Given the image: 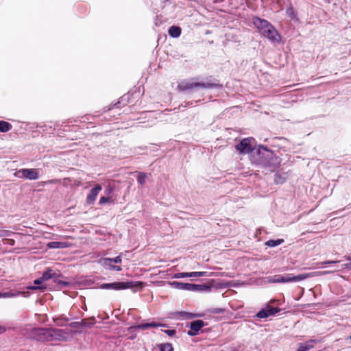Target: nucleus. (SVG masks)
Here are the masks:
<instances>
[{"label": "nucleus", "mask_w": 351, "mask_h": 351, "mask_svg": "<svg viewBox=\"0 0 351 351\" xmlns=\"http://www.w3.org/2000/svg\"><path fill=\"white\" fill-rule=\"evenodd\" d=\"M166 327V324H161V323H157L155 322H152L149 323H142L136 325L135 326L136 328L140 329V330H147L150 328H157V327Z\"/></svg>", "instance_id": "obj_16"}, {"label": "nucleus", "mask_w": 351, "mask_h": 351, "mask_svg": "<svg viewBox=\"0 0 351 351\" xmlns=\"http://www.w3.org/2000/svg\"><path fill=\"white\" fill-rule=\"evenodd\" d=\"M296 351H306V350L304 349V348L303 346V343H298V348Z\"/></svg>", "instance_id": "obj_39"}, {"label": "nucleus", "mask_w": 351, "mask_h": 351, "mask_svg": "<svg viewBox=\"0 0 351 351\" xmlns=\"http://www.w3.org/2000/svg\"><path fill=\"white\" fill-rule=\"evenodd\" d=\"M350 339H351V335H350Z\"/></svg>", "instance_id": "obj_46"}, {"label": "nucleus", "mask_w": 351, "mask_h": 351, "mask_svg": "<svg viewBox=\"0 0 351 351\" xmlns=\"http://www.w3.org/2000/svg\"><path fill=\"white\" fill-rule=\"evenodd\" d=\"M206 325V324L201 320L197 319L190 323V330L187 331V335L193 337L199 333V331Z\"/></svg>", "instance_id": "obj_10"}, {"label": "nucleus", "mask_w": 351, "mask_h": 351, "mask_svg": "<svg viewBox=\"0 0 351 351\" xmlns=\"http://www.w3.org/2000/svg\"><path fill=\"white\" fill-rule=\"evenodd\" d=\"M221 87V85L218 83L195 82L192 80H184L178 84L177 90L179 92H188L191 93H193L194 90L199 88L210 89Z\"/></svg>", "instance_id": "obj_1"}, {"label": "nucleus", "mask_w": 351, "mask_h": 351, "mask_svg": "<svg viewBox=\"0 0 351 351\" xmlns=\"http://www.w3.org/2000/svg\"><path fill=\"white\" fill-rule=\"evenodd\" d=\"M109 200H110V197L102 196V197H101L99 203V204H104L106 202H108Z\"/></svg>", "instance_id": "obj_34"}, {"label": "nucleus", "mask_w": 351, "mask_h": 351, "mask_svg": "<svg viewBox=\"0 0 351 351\" xmlns=\"http://www.w3.org/2000/svg\"><path fill=\"white\" fill-rule=\"evenodd\" d=\"M147 174L144 172H139L137 178V181L141 185H143L145 183L147 178Z\"/></svg>", "instance_id": "obj_28"}, {"label": "nucleus", "mask_w": 351, "mask_h": 351, "mask_svg": "<svg viewBox=\"0 0 351 351\" xmlns=\"http://www.w3.org/2000/svg\"><path fill=\"white\" fill-rule=\"evenodd\" d=\"M48 182L49 183H53L54 182V180H49Z\"/></svg>", "instance_id": "obj_43"}, {"label": "nucleus", "mask_w": 351, "mask_h": 351, "mask_svg": "<svg viewBox=\"0 0 351 351\" xmlns=\"http://www.w3.org/2000/svg\"><path fill=\"white\" fill-rule=\"evenodd\" d=\"M16 176L29 180H35L38 178V174L36 169H21L16 172Z\"/></svg>", "instance_id": "obj_8"}, {"label": "nucleus", "mask_w": 351, "mask_h": 351, "mask_svg": "<svg viewBox=\"0 0 351 351\" xmlns=\"http://www.w3.org/2000/svg\"><path fill=\"white\" fill-rule=\"evenodd\" d=\"M47 246L50 249H62L68 247L69 244L67 242L51 241Z\"/></svg>", "instance_id": "obj_18"}, {"label": "nucleus", "mask_w": 351, "mask_h": 351, "mask_svg": "<svg viewBox=\"0 0 351 351\" xmlns=\"http://www.w3.org/2000/svg\"><path fill=\"white\" fill-rule=\"evenodd\" d=\"M286 14L291 19H296V14H295V10L293 7L288 8L287 9Z\"/></svg>", "instance_id": "obj_29"}, {"label": "nucleus", "mask_w": 351, "mask_h": 351, "mask_svg": "<svg viewBox=\"0 0 351 351\" xmlns=\"http://www.w3.org/2000/svg\"><path fill=\"white\" fill-rule=\"evenodd\" d=\"M310 275L308 274H301L298 276L288 274L286 275H274L267 278V281L269 283H288L292 282H299L307 278Z\"/></svg>", "instance_id": "obj_3"}, {"label": "nucleus", "mask_w": 351, "mask_h": 351, "mask_svg": "<svg viewBox=\"0 0 351 351\" xmlns=\"http://www.w3.org/2000/svg\"><path fill=\"white\" fill-rule=\"evenodd\" d=\"M50 341H66L68 333L62 329L49 328Z\"/></svg>", "instance_id": "obj_7"}, {"label": "nucleus", "mask_w": 351, "mask_h": 351, "mask_svg": "<svg viewBox=\"0 0 351 351\" xmlns=\"http://www.w3.org/2000/svg\"><path fill=\"white\" fill-rule=\"evenodd\" d=\"M165 334H167L168 336L169 337H172L173 336L176 331V330L174 329H171V330H162Z\"/></svg>", "instance_id": "obj_33"}, {"label": "nucleus", "mask_w": 351, "mask_h": 351, "mask_svg": "<svg viewBox=\"0 0 351 351\" xmlns=\"http://www.w3.org/2000/svg\"><path fill=\"white\" fill-rule=\"evenodd\" d=\"M341 261H326L322 263H320L321 265H334L340 263Z\"/></svg>", "instance_id": "obj_31"}, {"label": "nucleus", "mask_w": 351, "mask_h": 351, "mask_svg": "<svg viewBox=\"0 0 351 351\" xmlns=\"http://www.w3.org/2000/svg\"><path fill=\"white\" fill-rule=\"evenodd\" d=\"M49 328H36L32 331V336L37 341H50Z\"/></svg>", "instance_id": "obj_6"}, {"label": "nucleus", "mask_w": 351, "mask_h": 351, "mask_svg": "<svg viewBox=\"0 0 351 351\" xmlns=\"http://www.w3.org/2000/svg\"><path fill=\"white\" fill-rule=\"evenodd\" d=\"M92 324L88 323L86 319H83L80 322H73L70 323L69 325L71 328H80V327H87L90 326Z\"/></svg>", "instance_id": "obj_20"}, {"label": "nucleus", "mask_w": 351, "mask_h": 351, "mask_svg": "<svg viewBox=\"0 0 351 351\" xmlns=\"http://www.w3.org/2000/svg\"><path fill=\"white\" fill-rule=\"evenodd\" d=\"M160 351H173V348L171 343H160L158 345Z\"/></svg>", "instance_id": "obj_24"}, {"label": "nucleus", "mask_w": 351, "mask_h": 351, "mask_svg": "<svg viewBox=\"0 0 351 351\" xmlns=\"http://www.w3.org/2000/svg\"><path fill=\"white\" fill-rule=\"evenodd\" d=\"M112 263H121V258L120 256H118L115 258H111Z\"/></svg>", "instance_id": "obj_37"}, {"label": "nucleus", "mask_w": 351, "mask_h": 351, "mask_svg": "<svg viewBox=\"0 0 351 351\" xmlns=\"http://www.w3.org/2000/svg\"><path fill=\"white\" fill-rule=\"evenodd\" d=\"M101 190V186L100 184H97L94 188H93L86 198V202L88 204H92L95 201L99 191Z\"/></svg>", "instance_id": "obj_15"}, {"label": "nucleus", "mask_w": 351, "mask_h": 351, "mask_svg": "<svg viewBox=\"0 0 351 351\" xmlns=\"http://www.w3.org/2000/svg\"><path fill=\"white\" fill-rule=\"evenodd\" d=\"M12 125L5 121H0V132H7L12 129Z\"/></svg>", "instance_id": "obj_22"}, {"label": "nucleus", "mask_w": 351, "mask_h": 351, "mask_svg": "<svg viewBox=\"0 0 351 351\" xmlns=\"http://www.w3.org/2000/svg\"><path fill=\"white\" fill-rule=\"evenodd\" d=\"M44 282V280L42 279V278H39L38 279H36L34 281V283L35 285H40L42 284L43 282Z\"/></svg>", "instance_id": "obj_38"}, {"label": "nucleus", "mask_w": 351, "mask_h": 351, "mask_svg": "<svg viewBox=\"0 0 351 351\" xmlns=\"http://www.w3.org/2000/svg\"><path fill=\"white\" fill-rule=\"evenodd\" d=\"M55 274L53 272L51 269H48L46 271L43 272L41 278L44 281H47L53 278V276Z\"/></svg>", "instance_id": "obj_25"}, {"label": "nucleus", "mask_w": 351, "mask_h": 351, "mask_svg": "<svg viewBox=\"0 0 351 351\" xmlns=\"http://www.w3.org/2000/svg\"><path fill=\"white\" fill-rule=\"evenodd\" d=\"M253 23L255 27L258 29L261 34L265 33L267 29L273 26L267 20L262 19L259 17H254L253 19Z\"/></svg>", "instance_id": "obj_9"}, {"label": "nucleus", "mask_w": 351, "mask_h": 351, "mask_svg": "<svg viewBox=\"0 0 351 351\" xmlns=\"http://www.w3.org/2000/svg\"><path fill=\"white\" fill-rule=\"evenodd\" d=\"M177 314L181 315L182 317H184L186 319H192L198 316L197 314L188 313L184 311L177 312Z\"/></svg>", "instance_id": "obj_26"}, {"label": "nucleus", "mask_w": 351, "mask_h": 351, "mask_svg": "<svg viewBox=\"0 0 351 351\" xmlns=\"http://www.w3.org/2000/svg\"><path fill=\"white\" fill-rule=\"evenodd\" d=\"M208 276L206 271L179 272L173 274V278Z\"/></svg>", "instance_id": "obj_14"}, {"label": "nucleus", "mask_w": 351, "mask_h": 351, "mask_svg": "<svg viewBox=\"0 0 351 351\" xmlns=\"http://www.w3.org/2000/svg\"><path fill=\"white\" fill-rule=\"evenodd\" d=\"M133 287L132 282H114L111 283H103L100 285L99 288L101 289L119 291L130 289Z\"/></svg>", "instance_id": "obj_5"}, {"label": "nucleus", "mask_w": 351, "mask_h": 351, "mask_svg": "<svg viewBox=\"0 0 351 351\" xmlns=\"http://www.w3.org/2000/svg\"><path fill=\"white\" fill-rule=\"evenodd\" d=\"M113 187L111 186L110 184L108 185V186L106 187V189H105V194L106 195H110L112 192H113Z\"/></svg>", "instance_id": "obj_32"}, {"label": "nucleus", "mask_w": 351, "mask_h": 351, "mask_svg": "<svg viewBox=\"0 0 351 351\" xmlns=\"http://www.w3.org/2000/svg\"><path fill=\"white\" fill-rule=\"evenodd\" d=\"M169 285L176 289L180 290H187L191 291H198L204 289V287H207L203 285H196L192 283H186V282H180L178 281L170 282Z\"/></svg>", "instance_id": "obj_4"}, {"label": "nucleus", "mask_w": 351, "mask_h": 351, "mask_svg": "<svg viewBox=\"0 0 351 351\" xmlns=\"http://www.w3.org/2000/svg\"><path fill=\"white\" fill-rule=\"evenodd\" d=\"M60 320V319H58L56 320V324H57L58 326H63V324H62V322H59Z\"/></svg>", "instance_id": "obj_42"}, {"label": "nucleus", "mask_w": 351, "mask_h": 351, "mask_svg": "<svg viewBox=\"0 0 351 351\" xmlns=\"http://www.w3.org/2000/svg\"><path fill=\"white\" fill-rule=\"evenodd\" d=\"M99 263L101 265H102L103 266L109 267L110 269L115 270V271H119L121 270V267L120 266H115V265H112V261L111 260V258H101L99 261Z\"/></svg>", "instance_id": "obj_17"}, {"label": "nucleus", "mask_w": 351, "mask_h": 351, "mask_svg": "<svg viewBox=\"0 0 351 351\" xmlns=\"http://www.w3.org/2000/svg\"><path fill=\"white\" fill-rule=\"evenodd\" d=\"M280 308L277 307H271L267 306L266 308H263L260 311H258L254 317H257L258 319H264L267 318L269 316L274 315L276 313L280 311Z\"/></svg>", "instance_id": "obj_11"}, {"label": "nucleus", "mask_w": 351, "mask_h": 351, "mask_svg": "<svg viewBox=\"0 0 351 351\" xmlns=\"http://www.w3.org/2000/svg\"><path fill=\"white\" fill-rule=\"evenodd\" d=\"M27 289H30V290H36V289H45L46 287H38V286H28L27 287Z\"/></svg>", "instance_id": "obj_35"}, {"label": "nucleus", "mask_w": 351, "mask_h": 351, "mask_svg": "<svg viewBox=\"0 0 351 351\" xmlns=\"http://www.w3.org/2000/svg\"><path fill=\"white\" fill-rule=\"evenodd\" d=\"M317 342H319V340L317 339H310L309 341H307L304 343H303V346L306 351H308L311 349L313 348V344Z\"/></svg>", "instance_id": "obj_23"}, {"label": "nucleus", "mask_w": 351, "mask_h": 351, "mask_svg": "<svg viewBox=\"0 0 351 351\" xmlns=\"http://www.w3.org/2000/svg\"><path fill=\"white\" fill-rule=\"evenodd\" d=\"M263 36L267 38L270 42L273 43H279L281 38L277 30L274 26L267 29L265 33L262 34Z\"/></svg>", "instance_id": "obj_12"}, {"label": "nucleus", "mask_w": 351, "mask_h": 351, "mask_svg": "<svg viewBox=\"0 0 351 351\" xmlns=\"http://www.w3.org/2000/svg\"><path fill=\"white\" fill-rule=\"evenodd\" d=\"M328 3H330V0H327L326 1Z\"/></svg>", "instance_id": "obj_45"}, {"label": "nucleus", "mask_w": 351, "mask_h": 351, "mask_svg": "<svg viewBox=\"0 0 351 351\" xmlns=\"http://www.w3.org/2000/svg\"><path fill=\"white\" fill-rule=\"evenodd\" d=\"M343 269L351 270V261H349V263L342 265V269L341 270H343Z\"/></svg>", "instance_id": "obj_36"}, {"label": "nucleus", "mask_w": 351, "mask_h": 351, "mask_svg": "<svg viewBox=\"0 0 351 351\" xmlns=\"http://www.w3.org/2000/svg\"><path fill=\"white\" fill-rule=\"evenodd\" d=\"M19 294H21V292H19V291L16 292V291H10L3 293V296L5 298H14V297H16Z\"/></svg>", "instance_id": "obj_30"}, {"label": "nucleus", "mask_w": 351, "mask_h": 351, "mask_svg": "<svg viewBox=\"0 0 351 351\" xmlns=\"http://www.w3.org/2000/svg\"><path fill=\"white\" fill-rule=\"evenodd\" d=\"M5 331V327L0 325V335Z\"/></svg>", "instance_id": "obj_40"}, {"label": "nucleus", "mask_w": 351, "mask_h": 351, "mask_svg": "<svg viewBox=\"0 0 351 351\" xmlns=\"http://www.w3.org/2000/svg\"><path fill=\"white\" fill-rule=\"evenodd\" d=\"M181 28L178 26H171L168 30L169 36L172 38H178L181 34Z\"/></svg>", "instance_id": "obj_19"}, {"label": "nucleus", "mask_w": 351, "mask_h": 351, "mask_svg": "<svg viewBox=\"0 0 351 351\" xmlns=\"http://www.w3.org/2000/svg\"><path fill=\"white\" fill-rule=\"evenodd\" d=\"M258 158L256 160L260 165L265 167H274L278 162V158L275 157L274 152L264 146H259L256 151Z\"/></svg>", "instance_id": "obj_2"}, {"label": "nucleus", "mask_w": 351, "mask_h": 351, "mask_svg": "<svg viewBox=\"0 0 351 351\" xmlns=\"http://www.w3.org/2000/svg\"><path fill=\"white\" fill-rule=\"evenodd\" d=\"M287 178V176L285 173H283V175H280V174H278V173H276L275 175V179H274V181L276 184H282L285 180H286Z\"/></svg>", "instance_id": "obj_27"}, {"label": "nucleus", "mask_w": 351, "mask_h": 351, "mask_svg": "<svg viewBox=\"0 0 351 351\" xmlns=\"http://www.w3.org/2000/svg\"><path fill=\"white\" fill-rule=\"evenodd\" d=\"M120 104V101H118L117 103L113 104L110 108H109L107 110H109L112 108H114V107L118 106V105Z\"/></svg>", "instance_id": "obj_41"}, {"label": "nucleus", "mask_w": 351, "mask_h": 351, "mask_svg": "<svg viewBox=\"0 0 351 351\" xmlns=\"http://www.w3.org/2000/svg\"><path fill=\"white\" fill-rule=\"evenodd\" d=\"M236 149L242 154L252 152L253 148L250 145V139L248 138L243 139L236 145Z\"/></svg>", "instance_id": "obj_13"}, {"label": "nucleus", "mask_w": 351, "mask_h": 351, "mask_svg": "<svg viewBox=\"0 0 351 351\" xmlns=\"http://www.w3.org/2000/svg\"><path fill=\"white\" fill-rule=\"evenodd\" d=\"M283 243H284L283 239H278L276 240H273V239L268 240L267 241L265 242V244L266 246H267L269 247H274L281 245Z\"/></svg>", "instance_id": "obj_21"}, {"label": "nucleus", "mask_w": 351, "mask_h": 351, "mask_svg": "<svg viewBox=\"0 0 351 351\" xmlns=\"http://www.w3.org/2000/svg\"><path fill=\"white\" fill-rule=\"evenodd\" d=\"M324 274H328V273H329V271H324Z\"/></svg>", "instance_id": "obj_44"}]
</instances>
